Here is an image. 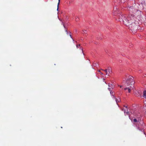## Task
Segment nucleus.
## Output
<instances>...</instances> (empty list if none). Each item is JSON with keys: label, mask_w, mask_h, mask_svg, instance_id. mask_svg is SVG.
<instances>
[{"label": "nucleus", "mask_w": 146, "mask_h": 146, "mask_svg": "<svg viewBox=\"0 0 146 146\" xmlns=\"http://www.w3.org/2000/svg\"><path fill=\"white\" fill-rule=\"evenodd\" d=\"M129 10L130 11V14L127 16L120 14L119 16V21H121L126 25H131V27L133 29L136 30L138 29V26L135 24L134 15L131 13H135L137 10L132 7H129Z\"/></svg>", "instance_id": "1"}, {"label": "nucleus", "mask_w": 146, "mask_h": 146, "mask_svg": "<svg viewBox=\"0 0 146 146\" xmlns=\"http://www.w3.org/2000/svg\"><path fill=\"white\" fill-rule=\"evenodd\" d=\"M134 83V82L133 80V77L131 76L127 80L125 85L126 86H129L131 85H132Z\"/></svg>", "instance_id": "2"}, {"label": "nucleus", "mask_w": 146, "mask_h": 146, "mask_svg": "<svg viewBox=\"0 0 146 146\" xmlns=\"http://www.w3.org/2000/svg\"><path fill=\"white\" fill-rule=\"evenodd\" d=\"M126 108V109L124 110V112L125 115H128L129 113L128 111V109L127 106L125 107Z\"/></svg>", "instance_id": "3"}, {"label": "nucleus", "mask_w": 146, "mask_h": 146, "mask_svg": "<svg viewBox=\"0 0 146 146\" xmlns=\"http://www.w3.org/2000/svg\"><path fill=\"white\" fill-rule=\"evenodd\" d=\"M113 97L114 98V99H115V101L117 104V103L118 102H120V99H119H119H117L115 98V97L114 96H113Z\"/></svg>", "instance_id": "4"}, {"label": "nucleus", "mask_w": 146, "mask_h": 146, "mask_svg": "<svg viewBox=\"0 0 146 146\" xmlns=\"http://www.w3.org/2000/svg\"><path fill=\"white\" fill-rule=\"evenodd\" d=\"M131 87V86H130L128 88H124V90H126L127 89H128V91L129 93H130L131 92V89L130 88Z\"/></svg>", "instance_id": "5"}, {"label": "nucleus", "mask_w": 146, "mask_h": 146, "mask_svg": "<svg viewBox=\"0 0 146 146\" xmlns=\"http://www.w3.org/2000/svg\"><path fill=\"white\" fill-rule=\"evenodd\" d=\"M107 70L108 73V74L111 73V69H110V67H108V69H107Z\"/></svg>", "instance_id": "6"}, {"label": "nucleus", "mask_w": 146, "mask_h": 146, "mask_svg": "<svg viewBox=\"0 0 146 146\" xmlns=\"http://www.w3.org/2000/svg\"><path fill=\"white\" fill-rule=\"evenodd\" d=\"M83 33L82 34L85 36H87V32L86 30H84L83 31Z\"/></svg>", "instance_id": "7"}, {"label": "nucleus", "mask_w": 146, "mask_h": 146, "mask_svg": "<svg viewBox=\"0 0 146 146\" xmlns=\"http://www.w3.org/2000/svg\"><path fill=\"white\" fill-rule=\"evenodd\" d=\"M137 122H139V120H137L136 119H134L133 120V122L134 124H135V123Z\"/></svg>", "instance_id": "8"}, {"label": "nucleus", "mask_w": 146, "mask_h": 146, "mask_svg": "<svg viewBox=\"0 0 146 146\" xmlns=\"http://www.w3.org/2000/svg\"><path fill=\"white\" fill-rule=\"evenodd\" d=\"M143 97L146 98V90L144 91L143 92Z\"/></svg>", "instance_id": "9"}, {"label": "nucleus", "mask_w": 146, "mask_h": 146, "mask_svg": "<svg viewBox=\"0 0 146 146\" xmlns=\"http://www.w3.org/2000/svg\"><path fill=\"white\" fill-rule=\"evenodd\" d=\"M108 86L111 87L112 88H113L114 87V86L112 84H109L108 85Z\"/></svg>", "instance_id": "10"}, {"label": "nucleus", "mask_w": 146, "mask_h": 146, "mask_svg": "<svg viewBox=\"0 0 146 146\" xmlns=\"http://www.w3.org/2000/svg\"><path fill=\"white\" fill-rule=\"evenodd\" d=\"M101 70H103L104 71H105V72L106 73V74H108L107 69H105V70H103V69H101Z\"/></svg>", "instance_id": "11"}, {"label": "nucleus", "mask_w": 146, "mask_h": 146, "mask_svg": "<svg viewBox=\"0 0 146 146\" xmlns=\"http://www.w3.org/2000/svg\"><path fill=\"white\" fill-rule=\"evenodd\" d=\"M76 47L77 48H79V47H80V44H79V45H77L76 46Z\"/></svg>", "instance_id": "12"}, {"label": "nucleus", "mask_w": 146, "mask_h": 146, "mask_svg": "<svg viewBox=\"0 0 146 146\" xmlns=\"http://www.w3.org/2000/svg\"><path fill=\"white\" fill-rule=\"evenodd\" d=\"M60 2H59V1H58V5H57V7H59V4H60Z\"/></svg>", "instance_id": "13"}, {"label": "nucleus", "mask_w": 146, "mask_h": 146, "mask_svg": "<svg viewBox=\"0 0 146 146\" xmlns=\"http://www.w3.org/2000/svg\"><path fill=\"white\" fill-rule=\"evenodd\" d=\"M110 94H111L112 95V96H114V95L113 94V92H112L111 91H110Z\"/></svg>", "instance_id": "14"}, {"label": "nucleus", "mask_w": 146, "mask_h": 146, "mask_svg": "<svg viewBox=\"0 0 146 146\" xmlns=\"http://www.w3.org/2000/svg\"><path fill=\"white\" fill-rule=\"evenodd\" d=\"M65 31L66 32V34H68V32L67 31V30H65Z\"/></svg>", "instance_id": "15"}, {"label": "nucleus", "mask_w": 146, "mask_h": 146, "mask_svg": "<svg viewBox=\"0 0 146 146\" xmlns=\"http://www.w3.org/2000/svg\"><path fill=\"white\" fill-rule=\"evenodd\" d=\"M78 21V18H76V21Z\"/></svg>", "instance_id": "16"}, {"label": "nucleus", "mask_w": 146, "mask_h": 146, "mask_svg": "<svg viewBox=\"0 0 146 146\" xmlns=\"http://www.w3.org/2000/svg\"><path fill=\"white\" fill-rule=\"evenodd\" d=\"M69 35L70 36L71 38H72L71 35H70V34Z\"/></svg>", "instance_id": "17"}, {"label": "nucleus", "mask_w": 146, "mask_h": 146, "mask_svg": "<svg viewBox=\"0 0 146 146\" xmlns=\"http://www.w3.org/2000/svg\"><path fill=\"white\" fill-rule=\"evenodd\" d=\"M108 89L110 91V88H108Z\"/></svg>", "instance_id": "18"}, {"label": "nucleus", "mask_w": 146, "mask_h": 146, "mask_svg": "<svg viewBox=\"0 0 146 146\" xmlns=\"http://www.w3.org/2000/svg\"><path fill=\"white\" fill-rule=\"evenodd\" d=\"M98 72H100V73L101 72H100V70H99L98 71Z\"/></svg>", "instance_id": "19"}, {"label": "nucleus", "mask_w": 146, "mask_h": 146, "mask_svg": "<svg viewBox=\"0 0 146 146\" xmlns=\"http://www.w3.org/2000/svg\"><path fill=\"white\" fill-rule=\"evenodd\" d=\"M100 74L101 75H103V74L102 73H101V72H100Z\"/></svg>", "instance_id": "20"}, {"label": "nucleus", "mask_w": 146, "mask_h": 146, "mask_svg": "<svg viewBox=\"0 0 146 146\" xmlns=\"http://www.w3.org/2000/svg\"><path fill=\"white\" fill-rule=\"evenodd\" d=\"M58 7H57V11H58Z\"/></svg>", "instance_id": "21"}, {"label": "nucleus", "mask_w": 146, "mask_h": 146, "mask_svg": "<svg viewBox=\"0 0 146 146\" xmlns=\"http://www.w3.org/2000/svg\"><path fill=\"white\" fill-rule=\"evenodd\" d=\"M120 87L121 88L122 87V86H120Z\"/></svg>", "instance_id": "22"}, {"label": "nucleus", "mask_w": 146, "mask_h": 146, "mask_svg": "<svg viewBox=\"0 0 146 146\" xmlns=\"http://www.w3.org/2000/svg\"><path fill=\"white\" fill-rule=\"evenodd\" d=\"M58 0V1H59V2H60V0Z\"/></svg>", "instance_id": "23"}, {"label": "nucleus", "mask_w": 146, "mask_h": 146, "mask_svg": "<svg viewBox=\"0 0 146 146\" xmlns=\"http://www.w3.org/2000/svg\"><path fill=\"white\" fill-rule=\"evenodd\" d=\"M64 27H65V26H64Z\"/></svg>", "instance_id": "24"}]
</instances>
